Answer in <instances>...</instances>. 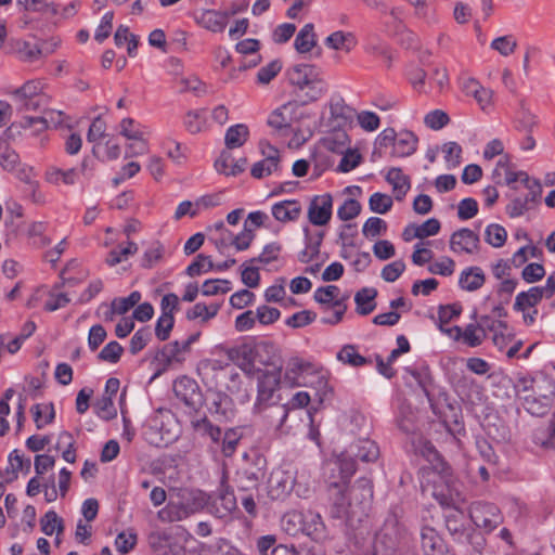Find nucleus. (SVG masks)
I'll use <instances>...</instances> for the list:
<instances>
[{
	"mask_svg": "<svg viewBox=\"0 0 555 555\" xmlns=\"http://www.w3.org/2000/svg\"><path fill=\"white\" fill-rule=\"evenodd\" d=\"M205 503L204 494L199 492L194 496V507L168 504L165 508L158 512V516L163 521H178L188 517L191 513L202 508Z\"/></svg>",
	"mask_w": 555,
	"mask_h": 555,
	"instance_id": "13",
	"label": "nucleus"
},
{
	"mask_svg": "<svg viewBox=\"0 0 555 555\" xmlns=\"http://www.w3.org/2000/svg\"><path fill=\"white\" fill-rule=\"evenodd\" d=\"M52 52L53 49L50 48L46 42L40 44H30L25 42L23 48L20 50V53L23 55L24 60L29 62L38 60L43 54H49Z\"/></svg>",
	"mask_w": 555,
	"mask_h": 555,
	"instance_id": "47",
	"label": "nucleus"
},
{
	"mask_svg": "<svg viewBox=\"0 0 555 555\" xmlns=\"http://www.w3.org/2000/svg\"><path fill=\"white\" fill-rule=\"evenodd\" d=\"M449 121L450 118L448 114L440 109L429 112L424 118L425 125L434 130H439L443 128L449 124Z\"/></svg>",
	"mask_w": 555,
	"mask_h": 555,
	"instance_id": "62",
	"label": "nucleus"
},
{
	"mask_svg": "<svg viewBox=\"0 0 555 555\" xmlns=\"http://www.w3.org/2000/svg\"><path fill=\"white\" fill-rule=\"evenodd\" d=\"M325 44L334 50H344L349 52L356 46V39L351 33L338 30L331 34L325 39Z\"/></svg>",
	"mask_w": 555,
	"mask_h": 555,
	"instance_id": "34",
	"label": "nucleus"
},
{
	"mask_svg": "<svg viewBox=\"0 0 555 555\" xmlns=\"http://www.w3.org/2000/svg\"><path fill=\"white\" fill-rule=\"evenodd\" d=\"M281 317L279 309L267 305L259 306L256 310V318L262 325H270L276 322Z\"/></svg>",
	"mask_w": 555,
	"mask_h": 555,
	"instance_id": "63",
	"label": "nucleus"
},
{
	"mask_svg": "<svg viewBox=\"0 0 555 555\" xmlns=\"http://www.w3.org/2000/svg\"><path fill=\"white\" fill-rule=\"evenodd\" d=\"M192 424L194 429L201 433L202 436H207L214 443L220 444L222 438L221 428L214 425L207 416H204Z\"/></svg>",
	"mask_w": 555,
	"mask_h": 555,
	"instance_id": "36",
	"label": "nucleus"
},
{
	"mask_svg": "<svg viewBox=\"0 0 555 555\" xmlns=\"http://www.w3.org/2000/svg\"><path fill=\"white\" fill-rule=\"evenodd\" d=\"M326 472V491L331 502L330 515L334 519L356 518V511L350 496H347L348 485L356 472V462L350 457L340 456L324 466Z\"/></svg>",
	"mask_w": 555,
	"mask_h": 555,
	"instance_id": "1",
	"label": "nucleus"
},
{
	"mask_svg": "<svg viewBox=\"0 0 555 555\" xmlns=\"http://www.w3.org/2000/svg\"><path fill=\"white\" fill-rule=\"evenodd\" d=\"M418 139L412 131H401L397 134L391 155L396 157H406L412 155L417 147Z\"/></svg>",
	"mask_w": 555,
	"mask_h": 555,
	"instance_id": "25",
	"label": "nucleus"
},
{
	"mask_svg": "<svg viewBox=\"0 0 555 555\" xmlns=\"http://www.w3.org/2000/svg\"><path fill=\"white\" fill-rule=\"evenodd\" d=\"M152 333L149 326L138 330L131 337L129 350L132 354L139 353L151 340Z\"/></svg>",
	"mask_w": 555,
	"mask_h": 555,
	"instance_id": "54",
	"label": "nucleus"
},
{
	"mask_svg": "<svg viewBox=\"0 0 555 555\" xmlns=\"http://www.w3.org/2000/svg\"><path fill=\"white\" fill-rule=\"evenodd\" d=\"M211 555H240V550L235 547L229 540L220 538L210 545Z\"/></svg>",
	"mask_w": 555,
	"mask_h": 555,
	"instance_id": "64",
	"label": "nucleus"
},
{
	"mask_svg": "<svg viewBox=\"0 0 555 555\" xmlns=\"http://www.w3.org/2000/svg\"><path fill=\"white\" fill-rule=\"evenodd\" d=\"M376 296L377 291L373 287H363L358 291L354 295L357 312L360 315H367L373 312L376 308V304L374 302Z\"/></svg>",
	"mask_w": 555,
	"mask_h": 555,
	"instance_id": "27",
	"label": "nucleus"
},
{
	"mask_svg": "<svg viewBox=\"0 0 555 555\" xmlns=\"http://www.w3.org/2000/svg\"><path fill=\"white\" fill-rule=\"evenodd\" d=\"M159 354L162 361H164L167 365H170L175 362L181 363L183 361L180 352V341L178 340L165 345L159 351Z\"/></svg>",
	"mask_w": 555,
	"mask_h": 555,
	"instance_id": "56",
	"label": "nucleus"
},
{
	"mask_svg": "<svg viewBox=\"0 0 555 555\" xmlns=\"http://www.w3.org/2000/svg\"><path fill=\"white\" fill-rule=\"evenodd\" d=\"M341 155L343 157L337 167L338 172H349L357 168L362 162L361 154L356 150L349 149Z\"/></svg>",
	"mask_w": 555,
	"mask_h": 555,
	"instance_id": "52",
	"label": "nucleus"
},
{
	"mask_svg": "<svg viewBox=\"0 0 555 555\" xmlns=\"http://www.w3.org/2000/svg\"><path fill=\"white\" fill-rule=\"evenodd\" d=\"M288 81L298 88L297 91L304 92L310 80L321 75L320 69L311 64H297L286 72Z\"/></svg>",
	"mask_w": 555,
	"mask_h": 555,
	"instance_id": "12",
	"label": "nucleus"
},
{
	"mask_svg": "<svg viewBox=\"0 0 555 555\" xmlns=\"http://www.w3.org/2000/svg\"><path fill=\"white\" fill-rule=\"evenodd\" d=\"M415 452L430 464L434 472L441 476H449L451 474L449 464L429 440L420 439L415 443Z\"/></svg>",
	"mask_w": 555,
	"mask_h": 555,
	"instance_id": "9",
	"label": "nucleus"
},
{
	"mask_svg": "<svg viewBox=\"0 0 555 555\" xmlns=\"http://www.w3.org/2000/svg\"><path fill=\"white\" fill-rule=\"evenodd\" d=\"M333 198L326 193L314 196L308 208V219L313 225H325L332 218Z\"/></svg>",
	"mask_w": 555,
	"mask_h": 555,
	"instance_id": "7",
	"label": "nucleus"
},
{
	"mask_svg": "<svg viewBox=\"0 0 555 555\" xmlns=\"http://www.w3.org/2000/svg\"><path fill=\"white\" fill-rule=\"evenodd\" d=\"M165 248L159 242H155L149 247L141 258V267L152 269L158 261L163 259Z\"/></svg>",
	"mask_w": 555,
	"mask_h": 555,
	"instance_id": "41",
	"label": "nucleus"
},
{
	"mask_svg": "<svg viewBox=\"0 0 555 555\" xmlns=\"http://www.w3.org/2000/svg\"><path fill=\"white\" fill-rule=\"evenodd\" d=\"M302 533L310 537L314 541H322L326 538V528L322 516L313 511L304 513Z\"/></svg>",
	"mask_w": 555,
	"mask_h": 555,
	"instance_id": "17",
	"label": "nucleus"
},
{
	"mask_svg": "<svg viewBox=\"0 0 555 555\" xmlns=\"http://www.w3.org/2000/svg\"><path fill=\"white\" fill-rule=\"evenodd\" d=\"M442 152L449 169H454L462 163V147L456 142H448L443 145Z\"/></svg>",
	"mask_w": 555,
	"mask_h": 555,
	"instance_id": "48",
	"label": "nucleus"
},
{
	"mask_svg": "<svg viewBox=\"0 0 555 555\" xmlns=\"http://www.w3.org/2000/svg\"><path fill=\"white\" fill-rule=\"evenodd\" d=\"M304 233L305 249L298 254V260L301 263H308L319 256L320 248L324 240V232L320 231L315 235H311L309 228H305Z\"/></svg>",
	"mask_w": 555,
	"mask_h": 555,
	"instance_id": "19",
	"label": "nucleus"
},
{
	"mask_svg": "<svg viewBox=\"0 0 555 555\" xmlns=\"http://www.w3.org/2000/svg\"><path fill=\"white\" fill-rule=\"evenodd\" d=\"M544 296V288L533 286L527 292H520L514 302V309L516 311H525L527 307L537 306Z\"/></svg>",
	"mask_w": 555,
	"mask_h": 555,
	"instance_id": "32",
	"label": "nucleus"
},
{
	"mask_svg": "<svg viewBox=\"0 0 555 555\" xmlns=\"http://www.w3.org/2000/svg\"><path fill=\"white\" fill-rule=\"evenodd\" d=\"M272 154L268 155L264 159L255 163L251 167L250 175L256 179H262L273 171L278 170L280 158L278 150L271 147Z\"/></svg>",
	"mask_w": 555,
	"mask_h": 555,
	"instance_id": "28",
	"label": "nucleus"
},
{
	"mask_svg": "<svg viewBox=\"0 0 555 555\" xmlns=\"http://www.w3.org/2000/svg\"><path fill=\"white\" fill-rule=\"evenodd\" d=\"M209 412L216 416L219 422L232 420L235 414L232 398L224 392L215 393L209 406Z\"/></svg>",
	"mask_w": 555,
	"mask_h": 555,
	"instance_id": "16",
	"label": "nucleus"
},
{
	"mask_svg": "<svg viewBox=\"0 0 555 555\" xmlns=\"http://www.w3.org/2000/svg\"><path fill=\"white\" fill-rule=\"evenodd\" d=\"M485 235L486 242L495 248L502 247L507 237L505 229L496 223L489 224L486 228Z\"/></svg>",
	"mask_w": 555,
	"mask_h": 555,
	"instance_id": "42",
	"label": "nucleus"
},
{
	"mask_svg": "<svg viewBox=\"0 0 555 555\" xmlns=\"http://www.w3.org/2000/svg\"><path fill=\"white\" fill-rule=\"evenodd\" d=\"M281 367L266 370L258 376V396L254 405L256 412H262L272 405V399L281 382Z\"/></svg>",
	"mask_w": 555,
	"mask_h": 555,
	"instance_id": "5",
	"label": "nucleus"
},
{
	"mask_svg": "<svg viewBox=\"0 0 555 555\" xmlns=\"http://www.w3.org/2000/svg\"><path fill=\"white\" fill-rule=\"evenodd\" d=\"M555 399V380L544 376L537 385L533 395L524 398L525 410L533 416L546 415Z\"/></svg>",
	"mask_w": 555,
	"mask_h": 555,
	"instance_id": "3",
	"label": "nucleus"
},
{
	"mask_svg": "<svg viewBox=\"0 0 555 555\" xmlns=\"http://www.w3.org/2000/svg\"><path fill=\"white\" fill-rule=\"evenodd\" d=\"M215 268L214 262L211 261L209 256H205L204 254H198L194 261L190 263L185 270V273L189 276H197L204 272H208Z\"/></svg>",
	"mask_w": 555,
	"mask_h": 555,
	"instance_id": "44",
	"label": "nucleus"
},
{
	"mask_svg": "<svg viewBox=\"0 0 555 555\" xmlns=\"http://www.w3.org/2000/svg\"><path fill=\"white\" fill-rule=\"evenodd\" d=\"M337 359L343 363L349 364L353 367H359L371 363L369 359L358 353L353 345L344 346L337 353Z\"/></svg>",
	"mask_w": 555,
	"mask_h": 555,
	"instance_id": "37",
	"label": "nucleus"
},
{
	"mask_svg": "<svg viewBox=\"0 0 555 555\" xmlns=\"http://www.w3.org/2000/svg\"><path fill=\"white\" fill-rule=\"evenodd\" d=\"M243 437L241 428L228 429L221 438V451L225 457H230L234 454L240 440Z\"/></svg>",
	"mask_w": 555,
	"mask_h": 555,
	"instance_id": "38",
	"label": "nucleus"
},
{
	"mask_svg": "<svg viewBox=\"0 0 555 555\" xmlns=\"http://www.w3.org/2000/svg\"><path fill=\"white\" fill-rule=\"evenodd\" d=\"M281 250H282V246H281V244L276 243V242L267 244L263 247L262 253L258 257L251 258L248 262H250V263L259 262V263L268 264L272 261H275L279 258V254L281 253Z\"/></svg>",
	"mask_w": 555,
	"mask_h": 555,
	"instance_id": "57",
	"label": "nucleus"
},
{
	"mask_svg": "<svg viewBox=\"0 0 555 555\" xmlns=\"http://www.w3.org/2000/svg\"><path fill=\"white\" fill-rule=\"evenodd\" d=\"M386 231H387L386 221L378 217L369 218L362 228V233L367 238L382 235Z\"/></svg>",
	"mask_w": 555,
	"mask_h": 555,
	"instance_id": "53",
	"label": "nucleus"
},
{
	"mask_svg": "<svg viewBox=\"0 0 555 555\" xmlns=\"http://www.w3.org/2000/svg\"><path fill=\"white\" fill-rule=\"evenodd\" d=\"M427 400L430 405L433 413L438 416L441 422L448 423L452 414L444 411V406H450L452 400L449 393L443 388H437L431 393H427Z\"/></svg>",
	"mask_w": 555,
	"mask_h": 555,
	"instance_id": "20",
	"label": "nucleus"
},
{
	"mask_svg": "<svg viewBox=\"0 0 555 555\" xmlns=\"http://www.w3.org/2000/svg\"><path fill=\"white\" fill-rule=\"evenodd\" d=\"M386 181L391 184L397 201H402L411 188L410 178L403 175L401 168L392 167L388 170Z\"/></svg>",
	"mask_w": 555,
	"mask_h": 555,
	"instance_id": "24",
	"label": "nucleus"
},
{
	"mask_svg": "<svg viewBox=\"0 0 555 555\" xmlns=\"http://www.w3.org/2000/svg\"><path fill=\"white\" fill-rule=\"evenodd\" d=\"M327 91L326 82L321 75L315 79L310 80L304 92L297 91V98L302 105L319 100Z\"/></svg>",
	"mask_w": 555,
	"mask_h": 555,
	"instance_id": "29",
	"label": "nucleus"
},
{
	"mask_svg": "<svg viewBox=\"0 0 555 555\" xmlns=\"http://www.w3.org/2000/svg\"><path fill=\"white\" fill-rule=\"evenodd\" d=\"M348 492L353 504V511H356V518L361 519L373 498L372 486L369 480L360 479L350 489L348 488Z\"/></svg>",
	"mask_w": 555,
	"mask_h": 555,
	"instance_id": "10",
	"label": "nucleus"
},
{
	"mask_svg": "<svg viewBox=\"0 0 555 555\" xmlns=\"http://www.w3.org/2000/svg\"><path fill=\"white\" fill-rule=\"evenodd\" d=\"M317 44L314 26L311 23L306 24L297 34L294 47L298 53H308Z\"/></svg>",
	"mask_w": 555,
	"mask_h": 555,
	"instance_id": "31",
	"label": "nucleus"
},
{
	"mask_svg": "<svg viewBox=\"0 0 555 555\" xmlns=\"http://www.w3.org/2000/svg\"><path fill=\"white\" fill-rule=\"evenodd\" d=\"M317 319V313L311 310H301L286 319L285 324L293 328H300L311 324Z\"/></svg>",
	"mask_w": 555,
	"mask_h": 555,
	"instance_id": "55",
	"label": "nucleus"
},
{
	"mask_svg": "<svg viewBox=\"0 0 555 555\" xmlns=\"http://www.w3.org/2000/svg\"><path fill=\"white\" fill-rule=\"evenodd\" d=\"M237 485L241 489L255 488L259 480L260 468L245 467L237 470Z\"/></svg>",
	"mask_w": 555,
	"mask_h": 555,
	"instance_id": "46",
	"label": "nucleus"
},
{
	"mask_svg": "<svg viewBox=\"0 0 555 555\" xmlns=\"http://www.w3.org/2000/svg\"><path fill=\"white\" fill-rule=\"evenodd\" d=\"M304 513L291 512L282 517V528L289 535H297L302 532Z\"/></svg>",
	"mask_w": 555,
	"mask_h": 555,
	"instance_id": "40",
	"label": "nucleus"
},
{
	"mask_svg": "<svg viewBox=\"0 0 555 555\" xmlns=\"http://www.w3.org/2000/svg\"><path fill=\"white\" fill-rule=\"evenodd\" d=\"M408 530L395 512H390L375 535L374 555H403Z\"/></svg>",
	"mask_w": 555,
	"mask_h": 555,
	"instance_id": "2",
	"label": "nucleus"
},
{
	"mask_svg": "<svg viewBox=\"0 0 555 555\" xmlns=\"http://www.w3.org/2000/svg\"><path fill=\"white\" fill-rule=\"evenodd\" d=\"M421 543L425 555H448L443 540L431 527H423Z\"/></svg>",
	"mask_w": 555,
	"mask_h": 555,
	"instance_id": "18",
	"label": "nucleus"
},
{
	"mask_svg": "<svg viewBox=\"0 0 555 555\" xmlns=\"http://www.w3.org/2000/svg\"><path fill=\"white\" fill-rule=\"evenodd\" d=\"M301 214V206L298 201H283L272 206L273 217L281 222L295 221Z\"/></svg>",
	"mask_w": 555,
	"mask_h": 555,
	"instance_id": "23",
	"label": "nucleus"
},
{
	"mask_svg": "<svg viewBox=\"0 0 555 555\" xmlns=\"http://www.w3.org/2000/svg\"><path fill=\"white\" fill-rule=\"evenodd\" d=\"M361 212V204L353 198H348L337 210V217L343 221L356 218Z\"/></svg>",
	"mask_w": 555,
	"mask_h": 555,
	"instance_id": "60",
	"label": "nucleus"
},
{
	"mask_svg": "<svg viewBox=\"0 0 555 555\" xmlns=\"http://www.w3.org/2000/svg\"><path fill=\"white\" fill-rule=\"evenodd\" d=\"M229 13L220 12L216 10H205L197 20V23L214 33H221L224 30Z\"/></svg>",
	"mask_w": 555,
	"mask_h": 555,
	"instance_id": "22",
	"label": "nucleus"
},
{
	"mask_svg": "<svg viewBox=\"0 0 555 555\" xmlns=\"http://www.w3.org/2000/svg\"><path fill=\"white\" fill-rule=\"evenodd\" d=\"M124 352L122 346L113 340L109 341L98 354L100 361L117 363Z\"/></svg>",
	"mask_w": 555,
	"mask_h": 555,
	"instance_id": "51",
	"label": "nucleus"
},
{
	"mask_svg": "<svg viewBox=\"0 0 555 555\" xmlns=\"http://www.w3.org/2000/svg\"><path fill=\"white\" fill-rule=\"evenodd\" d=\"M480 237L468 228H462L451 234L450 249L455 254H475L479 250Z\"/></svg>",
	"mask_w": 555,
	"mask_h": 555,
	"instance_id": "8",
	"label": "nucleus"
},
{
	"mask_svg": "<svg viewBox=\"0 0 555 555\" xmlns=\"http://www.w3.org/2000/svg\"><path fill=\"white\" fill-rule=\"evenodd\" d=\"M231 291V282L228 280H206L202 285L204 296H214L219 293L225 294Z\"/></svg>",
	"mask_w": 555,
	"mask_h": 555,
	"instance_id": "50",
	"label": "nucleus"
},
{
	"mask_svg": "<svg viewBox=\"0 0 555 555\" xmlns=\"http://www.w3.org/2000/svg\"><path fill=\"white\" fill-rule=\"evenodd\" d=\"M324 147L336 154H344L349 150V137L345 130H335L327 134L323 140Z\"/></svg>",
	"mask_w": 555,
	"mask_h": 555,
	"instance_id": "30",
	"label": "nucleus"
},
{
	"mask_svg": "<svg viewBox=\"0 0 555 555\" xmlns=\"http://www.w3.org/2000/svg\"><path fill=\"white\" fill-rule=\"evenodd\" d=\"M94 408L96 409V414L105 421L114 418L117 414V411L114 408L113 399L108 396H102L100 399H98Z\"/></svg>",
	"mask_w": 555,
	"mask_h": 555,
	"instance_id": "59",
	"label": "nucleus"
},
{
	"mask_svg": "<svg viewBox=\"0 0 555 555\" xmlns=\"http://www.w3.org/2000/svg\"><path fill=\"white\" fill-rule=\"evenodd\" d=\"M183 124L190 133L195 134L201 132L205 124L203 111H189L185 114Z\"/></svg>",
	"mask_w": 555,
	"mask_h": 555,
	"instance_id": "58",
	"label": "nucleus"
},
{
	"mask_svg": "<svg viewBox=\"0 0 555 555\" xmlns=\"http://www.w3.org/2000/svg\"><path fill=\"white\" fill-rule=\"evenodd\" d=\"M249 137L248 127L244 124L231 126L224 135V143L228 150L237 149L244 145Z\"/></svg>",
	"mask_w": 555,
	"mask_h": 555,
	"instance_id": "33",
	"label": "nucleus"
},
{
	"mask_svg": "<svg viewBox=\"0 0 555 555\" xmlns=\"http://www.w3.org/2000/svg\"><path fill=\"white\" fill-rule=\"evenodd\" d=\"M176 396L184 402L185 405L194 408L201 397L199 387L197 383L189 377L179 378L175 383Z\"/></svg>",
	"mask_w": 555,
	"mask_h": 555,
	"instance_id": "14",
	"label": "nucleus"
},
{
	"mask_svg": "<svg viewBox=\"0 0 555 555\" xmlns=\"http://www.w3.org/2000/svg\"><path fill=\"white\" fill-rule=\"evenodd\" d=\"M41 530L47 535H52L55 531L57 534L63 532V519L54 511H49L40 519Z\"/></svg>",
	"mask_w": 555,
	"mask_h": 555,
	"instance_id": "39",
	"label": "nucleus"
},
{
	"mask_svg": "<svg viewBox=\"0 0 555 555\" xmlns=\"http://www.w3.org/2000/svg\"><path fill=\"white\" fill-rule=\"evenodd\" d=\"M354 457L362 462H374L379 456L378 446L370 439H361L350 447Z\"/></svg>",
	"mask_w": 555,
	"mask_h": 555,
	"instance_id": "26",
	"label": "nucleus"
},
{
	"mask_svg": "<svg viewBox=\"0 0 555 555\" xmlns=\"http://www.w3.org/2000/svg\"><path fill=\"white\" fill-rule=\"evenodd\" d=\"M237 354L249 365L256 367L259 365L279 367L276 365V354L274 346L271 343L260 341L257 344H243L237 350Z\"/></svg>",
	"mask_w": 555,
	"mask_h": 555,
	"instance_id": "4",
	"label": "nucleus"
},
{
	"mask_svg": "<svg viewBox=\"0 0 555 555\" xmlns=\"http://www.w3.org/2000/svg\"><path fill=\"white\" fill-rule=\"evenodd\" d=\"M288 108L289 105H283L273 111L270 114L267 124L281 137H288L292 133L297 137V132L292 127V118L285 115V112Z\"/></svg>",
	"mask_w": 555,
	"mask_h": 555,
	"instance_id": "15",
	"label": "nucleus"
},
{
	"mask_svg": "<svg viewBox=\"0 0 555 555\" xmlns=\"http://www.w3.org/2000/svg\"><path fill=\"white\" fill-rule=\"evenodd\" d=\"M537 124L535 115L529 111L524 101H520L519 109L515 117V128L518 131L531 133Z\"/></svg>",
	"mask_w": 555,
	"mask_h": 555,
	"instance_id": "35",
	"label": "nucleus"
},
{
	"mask_svg": "<svg viewBox=\"0 0 555 555\" xmlns=\"http://www.w3.org/2000/svg\"><path fill=\"white\" fill-rule=\"evenodd\" d=\"M120 134L128 140H140L145 134L144 127H141L134 119L127 117L120 121Z\"/></svg>",
	"mask_w": 555,
	"mask_h": 555,
	"instance_id": "49",
	"label": "nucleus"
},
{
	"mask_svg": "<svg viewBox=\"0 0 555 555\" xmlns=\"http://www.w3.org/2000/svg\"><path fill=\"white\" fill-rule=\"evenodd\" d=\"M469 517L476 527L483 529L486 532L493 531L502 522L501 512L492 503H473L469 508Z\"/></svg>",
	"mask_w": 555,
	"mask_h": 555,
	"instance_id": "6",
	"label": "nucleus"
},
{
	"mask_svg": "<svg viewBox=\"0 0 555 555\" xmlns=\"http://www.w3.org/2000/svg\"><path fill=\"white\" fill-rule=\"evenodd\" d=\"M236 508V498L233 491L221 490L219 494L207 503L208 512L219 519H227Z\"/></svg>",
	"mask_w": 555,
	"mask_h": 555,
	"instance_id": "11",
	"label": "nucleus"
},
{
	"mask_svg": "<svg viewBox=\"0 0 555 555\" xmlns=\"http://www.w3.org/2000/svg\"><path fill=\"white\" fill-rule=\"evenodd\" d=\"M409 372L424 392L425 397H427V393H431L433 390L436 389L434 387L433 375L427 366L422 370H410Z\"/></svg>",
	"mask_w": 555,
	"mask_h": 555,
	"instance_id": "45",
	"label": "nucleus"
},
{
	"mask_svg": "<svg viewBox=\"0 0 555 555\" xmlns=\"http://www.w3.org/2000/svg\"><path fill=\"white\" fill-rule=\"evenodd\" d=\"M392 204L393 202L391 196L380 192L372 194L369 199L370 209L373 212L380 215L388 212L391 209Z\"/></svg>",
	"mask_w": 555,
	"mask_h": 555,
	"instance_id": "43",
	"label": "nucleus"
},
{
	"mask_svg": "<svg viewBox=\"0 0 555 555\" xmlns=\"http://www.w3.org/2000/svg\"><path fill=\"white\" fill-rule=\"evenodd\" d=\"M282 69L280 60H273L268 65L261 67L257 74V81L262 85L269 83Z\"/></svg>",
	"mask_w": 555,
	"mask_h": 555,
	"instance_id": "61",
	"label": "nucleus"
},
{
	"mask_svg": "<svg viewBox=\"0 0 555 555\" xmlns=\"http://www.w3.org/2000/svg\"><path fill=\"white\" fill-rule=\"evenodd\" d=\"M486 282V275L480 267H469L464 269L459 278V286L467 292H476L482 287Z\"/></svg>",
	"mask_w": 555,
	"mask_h": 555,
	"instance_id": "21",
	"label": "nucleus"
}]
</instances>
